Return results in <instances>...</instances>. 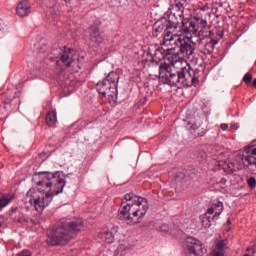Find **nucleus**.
<instances>
[{
  "instance_id": "20",
  "label": "nucleus",
  "mask_w": 256,
  "mask_h": 256,
  "mask_svg": "<svg viewBox=\"0 0 256 256\" xmlns=\"http://www.w3.org/2000/svg\"><path fill=\"white\" fill-rule=\"evenodd\" d=\"M223 211V203L219 202L218 205L212 206L207 210L204 216L213 217V214L221 213Z\"/></svg>"
},
{
  "instance_id": "12",
  "label": "nucleus",
  "mask_w": 256,
  "mask_h": 256,
  "mask_svg": "<svg viewBox=\"0 0 256 256\" xmlns=\"http://www.w3.org/2000/svg\"><path fill=\"white\" fill-rule=\"evenodd\" d=\"M65 243H69L71 239H75L78 233L83 231V220H73L66 225L65 228Z\"/></svg>"
},
{
  "instance_id": "18",
  "label": "nucleus",
  "mask_w": 256,
  "mask_h": 256,
  "mask_svg": "<svg viewBox=\"0 0 256 256\" xmlns=\"http://www.w3.org/2000/svg\"><path fill=\"white\" fill-rule=\"evenodd\" d=\"M16 13L19 17H27L31 13V5L27 0H22L18 3L16 7Z\"/></svg>"
},
{
  "instance_id": "42",
  "label": "nucleus",
  "mask_w": 256,
  "mask_h": 256,
  "mask_svg": "<svg viewBox=\"0 0 256 256\" xmlns=\"http://www.w3.org/2000/svg\"><path fill=\"white\" fill-rule=\"evenodd\" d=\"M217 19H219V15H216Z\"/></svg>"
},
{
  "instance_id": "5",
  "label": "nucleus",
  "mask_w": 256,
  "mask_h": 256,
  "mask_svg": "<svg viewBox=\"0 0 256 256\" xmlns=\"http://www.w3.org/2000/svg\"><path fill=\"white\" fill-rule=\"evenodd\" d=\"M119 81V75L115 71H111L103 81H100L96 85V89L99 95L102 97H113L117 95V82Z\"/></svg>"
},
{
  "instance_id": "19",
  "label": "nucleus",
  "mask_w": 256,
  "mask_h": 256,
  "mask_svg": "<svg viewBox=\"0 0 256 256\" xmlns=\"http://www.w3.org/2000/svg\"><path fill=\"white\" fill-rule=\"evenodd\" d=\"M219 215H221V212H216V215H213V216H203L202 218L203 227L205 229H209V227H211V223H213L215 219H218Z\"/></svg>"
},
{
  "instance_id": "26",
  "label": "nucleus",
  "mask_w": 256,
  "mask_h": 256,
  "mask_svg": "<svg viewBox=\"0 0 256 256\" xmlns=\"http://www.w3.org/2000/svg\"><path fill=\"white\" fill-rule=\"evenodd\" d=\"M56 65L60 71V75H63L64 73L63 65H65V54H62L60 57V60L56 61Z\"/></svg>"
},
{
  "instance_id": "7",
  "label": "nucleus",
  "mask_w": 256,
  "mask_h": 256,
  "mask_svg": "<svg viewBox=\"0 0 256 256\" xmlns=\"http://www.w3.org/2000/svg\"><path fill=\"white\" fill-rule=\"evenodd\" d=\"M219 39H223V31L220 34L218 32H210V36L198 38L197 44L200 53L211 55L215 51V46L219 43Z\"/></svg>"
},
{
  "instance_id": "2",
  "label": "nucleus",
  "mask_w": 256,
  "mask_h": 256,
  "mask_svg": "<svg viewBox=\"0 0 256 256\" xmlns=\"http://www.w3.org/2000/svg\"><path fill=\"white\" fill-rule=\"evenodd\" d=\"M185 5L181 1H175L169 15L161 17L153 25V37H159L163 31L175 33L179 29V23L185 19Z\"/></svg>"
},
{
  "instance_id": "22",
  "label": "nucleus",
  "mask_w": 256,
  "mask_h": 256,
  "mask_svg": "<svg viewBox=\"0 0 256 256\" xmlns=\"http://www.w3.org/2000/svg\"><path fill=\"white\" fill-rule=\"evenodd\" d=\"M55 123H57V113H55V111L48 112L46 114V124L49 127H53Z\"/></svg>"
},
{
  "instance_id": "24",
  "label": "nucleus",
  "mask_w": 256,
  "mask_h": 256,
  "mask_svg": "<svg viewBox=\"0 0 256 256\" xmlns=\"http://www.w3.org/2000/svg\"><path fill=\"white\" fill-rule=\"evenodd\" d=\"M103 239H105V242L108 244H111L115 241V236L113 235V232L106 231L102 233Z\"/></svg>"
},
{
  "instance_id": "11",
  "label": "nucleus",
  "mask_w": 256,
  "mask_h": 256,
  "mask_svg": "<svg viewBox=\"0 0 256 256\" xmlns=\"http://www.w3.org/2000/svg\"><path fill=\"white\" fill-rule=\"evenodd\" d=\"M90 43L95 45H102L105 41V34L101 32V20H96L88 28Z\"/></svg>"
},
{
  "instance_id": "17",
  "label": "nucleus",
  "mask_w": 256,
  "mask_h": 256,
  "mask_svg": "<svg viewBox=\"0 0 256 256\" xmlns=\"http://www.w3.org/2000/svg\"><path fill=\"white\" fill-rule=\"evenodd\" d=\"M77 60H79V55L77 54V51L73 48H68L66 50L65 57L66 67H75V65H77Z\"/></svg>"
},
{
  "instance_id": "10",
  "label": "nucleus",
  "mask_w": 256,
  "mask_h": 256,
  "mask_svg": "<svg viewBox=\"0 0 256 256\" xmlns=\"http://www.w3.org/2000/svg\"><path fill=\"white\" fill-rule=\"evenodd\" d=\"M242 164L245 169L256 173V147H246L242 155Z\"/></svg>"
},
{
  "instance_id": "37",
  "label": "nucleus",
  "mask_w": 256,
  "mask_h": 256,
  "mask_svg": "<svg viewBox=\"0 0 256 256\" xmlns=\"http://www.w3.org/2000/svg\"><path fill=\"white\" fill-rule=\"evenodd\" d=\"M231 129L237 130L239 129V126L237 124H232Z\"/></svg>"
},
{
  "instance_id": "28",
  "label": "nucleus",
  "mask_w": 256,
  "mask_h": 256,
  "mask_svg": "<svg viewBox=\"0 0 256 256\" xmlns=\"http://www.w3.org/2000/svg\"><path fill=\"white\" fill-rule=\"evenodd\" d=\"M8 203H11V200L7 196H0V211L7 207Z\"/></svg>"
},
{
  "instance_id": "23",
  "label": "nucleus",
  "mask_w": 256,
  "mask_h": 256,
  "mask_svg": "<svg viewBox=\"0 0 256 256\" xmlns=\"http://www.w3.org/2000/svg\"><path fill=\"white\" fill-rule=\"evenodd\" d=\"M225 173H235V164L231 161H225L222 164Z\"/></svg>"
},
{
  "instance_id": "41",
  "label": "nucleus",
  "mask_w": 256,
  "mask_h": 256,
  "mask_svg": "<svg viewBox=\"0 0 256 256\" xmlns=\"http://www.w3.org/2000/svg\"><path fill=\"white\" fill-rule=\"evenodd\" d=\"M156 51L161 52V49H156Z\"/></svg>"
},
{
  "instance_id": "34",
  "label": "nucleus",
  "mask_w": 256,
  "mask_h": 256,
  "mask_svg": "<svg viewBox=\"0 0 256 256\" xmlns=\"http://www.w3.org/2000/svg\"><path fill=\"white\" fill-rule=\"evenodd\" d=\"M18 256H31V252L29 250H23L22 252L18 253Z\"/></svg>"
},
{
  "instance_id": "29",
  "label": "nucleus",
  "mask_w": 256,
  "mask_h": 256,
  "mask_svg": "<svg viewBox=\"0 0 256 256\" xmlns=\"http://www.w3.org/2000/svg\"><path fill=\"white\" fill-rule=\"evenodd\" d=\"M243 81L245 82L246 85H251V81H253V75L247 72L243 77Z\"/></svg>"
},
{
  "instance_id": "8",
  "label": "nucleus",
  "mask_w": 256,
  "mask_h": 256,
  "mask_svg": "<svg viewBox=\"0 0 256 256\" xmlns=\"http://www.w3.org/2000/svg\"><path fill=\"white\" fill-rule=\"evenodd\" d=\"M40 192H35V190H29L27 196L30 197L29 203L34 205L36 211L41 213L45 207H49V203L53 200V194L47 192L45 196Z\"/></svg>"
},
{
  "instance_id": "38",
  "label": "nucleus",
  "mask_w": 256,
  "mask_h": 256,
  "mask_svg": "<svg viewBox=\"0 0 256 256\" xmlns=\"http://www.w3.org/2000/svg\"><path fill=\"white\" fill-rule=\"evenodd\" d=\"M253 87H256V78L252 82Z\"/></svg>"
},
{
  "instance_id": "4",
  "label": "nucleus",
  "mask_w": 256,
  "mask_h": 256,
  "mask_svg": "<svg viewBox=\"0 0 256 256\" xmlns=\"http://www.w3.org/2000/svg\"><path fill=\"white\" fill-rule=\"evenodd\" d=\"M61 175H63V172H39L38 176L40 177V180L36 183L38 187L45 186L48 189L55 183V190L54 195H59V193H63V189L65 187V180L61 178Z\"/></svg>"
},
{
  "instance_id": "27",
  "label": "nucleus",
  "mask_w": 256,
  "mask_h": 256,
  "mask_svg": "<svg viewBox=\"0 0 256 256\" xmlns=\"http://www.w3.org/2000/svg\"><path fill=\"white\" fill-rule=\"evenodd\" d=\"M65 85L68 88L69 93H73V91H75V80H71V78H67Z\"/></svg>"
},
{
  "instance_id": "21",
  "label": "nucleus",
  "mask_w": 256,
  "mask_h": 256,
  "mask_svg": "<svg viewBox=\"0 0 256 256\" xmlns=\"http://www.w3.org/2000/svg\"><path fill=\"white\" fill-rule=\"evenodd\" d=\"M189 131L193 135V137H203V135H205V133L201 131V126L195 123L191 124Z\"/></svg>"
},
{
  "instance_id": "31",
  "label": "nucleus",
  "mask_w": 256,
  "mask_h": 256,
  "mask_svg": "<svg viewBox=\"0 0 256 256\" xmlns=\"http://www.w3.org/2000/svg\"><path fill=\"white\" fill-rule=\"evenodd\" d=\"M39 53H45L47 51V44L43 43L39 48H38Z\"/></svg>"
},
{
  "instance_id": "40",
  "label": "nucleus",
  "mask_w": 256,
  "mask_h": 256,
  "mask_svg": "<svg viewBox=\"0 0 256 256\" xmlns=\"http://www.w3.org/2000/svg\"><path fill=\"white\" fill-rule=\"evenodd\" d=\"M145 101H147V97H145V98H144V101H143V103H145Z\"/></svg>"
},
{
  "instance_id": "15",
  "label": "nucleus",
  "mask_w": 256,
  "mask_h": 256,
  "mask_svg": "<svg viewBox=\"0 0 256 256\" xmlns=\"http://www.w3.org/2000/svg\"><path fill=\"white\" fill-rule=\"evenodd\" d=\"M126 203V205H123L122 208L118 210V219H120V221H129L130 223L135 224L137 222H133V217H131V215H133L131 202L126 201Z\"/></svg>"
},
{
  "instance_id": "30",
  "label": "nucleus",
  "mask_w": 256,
  "mask_h": 256,
  "mask_svg": "<svg viewBox=\"0 0 256 256\" xmlns=\"http://www.w3.org/2000/svg\"><path fill=\"white\" fill-rule=\"evenodd\" d=\"M247 184H248V187H250V189H255V187H256V178H255V176H251L247 180Z\"/></svg>"
},
{
  "instance_id": "33",
  "label": "nucleus",
  "mask_w": 256,
  "mask_h": 256,
  "mask_svg": "<svg viewBox=\"0 0 256 256\" xmlns=\"http://www.w3.org/2000/svg\"><path fill=\"white\" fill-rule=\"evenodd\" d=\"M46 1V6L51 8V7H55V2L54 0H44Z\"/></svg>"
},
{
  "instance_id": "35",
  "label": "nucleus",
  "mask_w": 256,
  "mask_h": 256,
  "mask_svg": "<svg viewBox=\"0 0 256 256\" xmlns=\"http://www.w3.org/2000/svg\"><path fill=\"white\" fill-rule=\"evenodd\" d=\"M220 128L222 129V131H227V129H229V125L227 123H222L220 125Z\"/></svg>"
},
{
  "instance_id": "9",
  "label": "nucleus",
  "mask_w": 256,
  "mask_h": 256,
  "mask_svg": "<svg viewBox=\"0 0 256 256\" xmlns=\"http://www.w3.org/2000/svg\"><path fill=\"white\" fill-rule=\"evenodd\" d=\"M48 239L51 245H60L65 239V221L60 220L52 230L48 232Z\"/></svg>"
},
{
  "instance_id": "25",
  "label": "nucleus",
  "mask_w": 256,
  "mask_h": 256,
  "mask_svg": "<svg viewBox=\"0 0 256 256\" xmlns=\"http://www.w3.org/2000/svg\"><path fill=\"white\" fill-rule=\"evenodd\" d=\"M225 247H227V241L221 240L216 244V248L214 249V251L218 253H225Z\"/></svg>"
},
{
  "instance_id": "6",
  "label": "nucleus",
  "mask_w": 256,
  "mask_h": 256,
  "mask_svg": "<svg viewBox=\"0 0 256 256\" xmlns=\"http://www.w3.org/2000/svg\"><path fill=\"white\" fill-rule=\"evenodd\" d=\"M125 201H130V207L132 209V215L138 217V219H143L149 211V202L147 198L139 197L134 193H128L124 196Z\"/></svg>"
},
{
  "instance_id": "1",
  "label": "nucleus",
  "mask_w": 256,
  "mask_h": 256,
  "mask_svg": "<svg viewBox=\"0 0 256 256\" xmlns=\"http://www.w3.org/2000/svg\"><path fill=\"white\" fill-rule=\"evenodd\" d=\"M164 63L159 65V81L162 85H169V87H197L199 85V72L197 70H187L175 67V63L179 62L181 56L179 53L173 52V49L164 50Z\"/></svg>"
},
{
  "instance_id": "3",
  "label": "nucleus",
  "mask_w": 256,
  "mask_h": 256,
  "mask_svg": "<svg viewBox=\"0 0 256 256\" xmlns=\"http://www.w3.org/2000/svg\"><path fill=\"white\" fill-rule=\"evenodd\" d=\"M174 33H168L167 30H163V43H173L174 41V45L178 47L180 55L191 57L195 53V43L191 40V37L180 36Z\"/></svg>"
},
{
  "instance_id": "39",
  "label": "nucleus",
  "mask_w": 256,
  "mask_h": 256,
  "mask_svg": "<svg viewBox=\"0 0 256 256\" xmlns=\"http://www.w3.org/2000/svg\"><path fill=\"white\" fill-rule=\"evenodd\" d=\"M227 223H228L229 225H231V220H228Z\"/></svg>"
},
{
  "instance_id": "16",
  "label": "nucleus",
  "mask_w": 256,
  "mask_h": 256,
  "mask_svg": "<svg viewBox=\"0 0 256 256\" xmlns=\"http://www.w3.org/2000/svg\"><path fill=\"white\" fill-rule=\"evenodd\" d=\"M198 39H203L205 37H210L211 33H215V31L211 30V26L207 25V20L198 19Z\"/></svg>"
},
{
  "instance_id": "14",
  "label": "nucleus",
  "mask_w": 256,
  "mask_h": 256,
  "mask_svg": "<svg viewBox=\"0 0 256 256\" xmlns=\"http://www.w3.org/2000/svg\"><path fill=\"white\" fill-rule=\"evenodd\" d=\"M181 33H184L185 35H189L191 33H194L196 37H199V24L197 22L191 20H185V18L179 22L178 28Z\"/></svg>"
},
{
  "instance_id": "36",
  "label": "nucleus",
  "mask_w": 256,
  "mask_h": 256,
  "mask_svg": "<svg viewBox=\"0 0 256 256\" xmlns=\"http://www.w3.org/2000/svg\"><path fill=\"white\" fill-rule=\"evenodd\" d=\"M198 157H199L200 159H207V153H205V152H199V153H198Z\"/></svg>"
},
{
  "instance_id": "13",
  "label": "nucleus",
  "mask_w": 256,
  "mask_h": 256,
  "mask_svg": "<svg viewBox=\"0 0 256 256\" xmlns=\"http://www.w3.org/2000/svg\"><path fill=\"white\" fill-rule=\"evenodd\" d=\"M186 256H202L203 244L195 238H187L185 246Z\"/></svg>"
},
{
  "instance_id": "32",
  "label": "nucleus",
  "mask_w": 256,
  "mask_h": 256,
  "mask_svg": "<svg viewBox=\"0 0 256 256\" xmlns=\"http://www.w3.org/2000/svg\"><path fill=\"white\" fill-rule=\"evenodd\" d=\"M209 256H225L224 252H217L215 250H213Z\"/></svg>"
}]
</instances>
